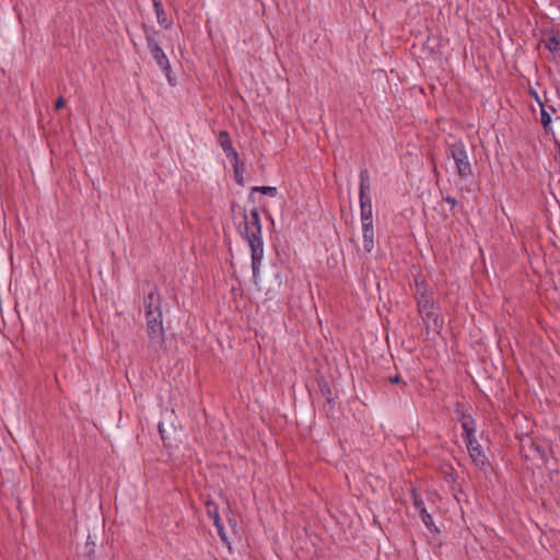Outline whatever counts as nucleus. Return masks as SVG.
Masks as SVG:
<instances>
[{"label": "nucleus", "mask_w": 560, "mask_h": 560, "mask_svg": "<svg viewBox=\"0 0 560 560\" xmlns=\"http://www.w3.org/2000/svg\"><path fill=\"white\" fill-rule=\"evenodd\" d=\"M241 235L248 243L252 258L253 279L257 282L259 269L264 259L261 222L257 208H253L249 213H246V211L244 212V231L241 232Z\"/></svg>", "instance_id": "obj_1"}, {"label": "nucleus", "mask_w": 560, "mask_h": 560, "mask_svg": "<svg viewBox=\"0 0 560 560\" xmlns=\"http://www.w3.org/2000/svg\"><path fill=\"white\" fill-rule=\"evenodd\" d=\"M417 284V306L419 315L425 325L427 330H432L435 334H440L444 326L443 317L438 313L433 300L427 294L424 283L416 282Z\"/></svg>", "instance_id": "obj_2"}, {"label": "nucleus", "mask_w": 560, "mask_h": 560, "mask_svg": "<svg viewBox=\"0 0 560 560\" xmlns=\"http://www.w3.org/2000/svg\"><path fill=\"white\" fill-rule=\"evenodd\" d=\"M446 155L453 159L456 173L462 179H467L472 176V167L468 152L462 140H455L448 143L446 148Z\"/></svg>", "instance_id": "obj_3"}, {"label": "nucleus", "mask_w": 560, "mask_h": 560, "mask_svg": "<svg viewBox=\"0 0 560 560\" xmlns=\"http://www.w3.org/2000/svg\"><path fill=\"white\" fill-rule=\"evenodd\" d=\"M143 33L147 40L148 49L150 50L154 61L156 62L158 67L165 73L168 82L173 84L172 79L170 77V60L165 52L163 51V49L161 48L158 40L159 32L154 27L143 24Z\"/></svg>", "instance_id": "obj_4"}, {"label": "nucleus", "mask_w": 560, "mask_h": 560, "mask_svg": "<svg viewBox=\"0 0 560 560\" xmlns=\"http://www.w3.org/2000/svg\"><path fill=\"white\" fill-rule=\"evenodd\" d=\"M147 335L152 346L161 347L164 343V326L162 311L145 316Z\"/></svg>", "instance_id": "obj_5"}, {"label": "nucleus", "mask_w": 560, "mask_h": 560, "mask_svg": "<svg viewBox=\"0 0 560 560\" xmlns=\"http://www.w3.org/2000/svg\"><path fill=\"white\" fill-rule=\"evenodd\" d=\"M411 497H412V503H413L415 510L419 513L424 526L432 534H438L439 528L435 526L432 515L427 511L424 501L422 500V498L416 492V490H412Z\"/></svg>", "instance_id": "obj_6"}, {"label": "nucleus", "mask_w": 560, "mask_h": 560, "mask_svg": "<svg viewBox=\"0 0 560 560\" xmlns=\"http://www.w3.org/2000/svg\"><path fill=\"white\" fill-rule=\"evenodd\" d=\"M466 443L467 451L471 460L476 464V466L483 468L488 465L487 456L485 455L481 445L477 441L476 436L474 438H464Z\"/></svg>", "instance_id": "obj_7"}, {"label": "nucleus", "mask_w": 560, "mask_h": 560, "mask_svg": "<svg viewBox=\"0 0 560 560\" xmlns=\"http://www.w3.org/2000/svg\"><path fill=\"white\" fill-rule=\"evenodd\" d=\"M144 316L162 311V299L159 289L153 285L148 295L143 300Z\"/></svg>", "instance_id": "obj_8"}, {"label": "nucleus", "mask_w": 560, "mask_h": 560, "mask_svg": "<svg viewBox=\"0 0 560 560\" xmlns=\"http://www.w3.org/2000/svg\"><path fill=\"white\" fill-rule=\"evenodd\" d=\"M359 201L372 200L371 197V179L368 168H361L359 174Z\"/></svg>", "instance_id": "obj_9"}, {"label": "nucleus", "mask_w": 560, "mask_h": 560, "mask_svg": "<svg viewBox=\"0 0 560 560\" xmlns=\"http://www.w3.org/2000/svg\"><path fill=\"white\" fill-rule=\"evenodd\" d=\"M218 142L222 148L225 156L230 160H236L238 155L237 151L233 148L230 133L226 130H222L218 135Z\"/></svg>", "instance_id": "obj_10"}, {"label": "nucleus", "mask_w": 560, "mask_h": 560, "mask_svg": "<svg viewBox=\"0 0 560 560\" xmlns=\"http://www.w3.org/2000/svg\"><path fill=\"white\" fill-rule=\"evenodd\" d=\"M540 122L546 132L551 131V115L556 113V109L551 105H541L540 107Z\"/></svg>", "instance_id": "obj_11"}, {"label": "nucleus", "mask_w": 560, "mask_h": 560, "mask_svg": "<svg viewBox=\"0 0 560 560\" xmlns=\"http://www.w3.org/2000/svg\"><path fill=\"white\" fill-rule=\"evenodd\" d=\"M545 47L551 52L553 60L560 62V37L552 34L545 40Z\"/></svg>", "instance_id": "obj_12"}, {"label": "nucleus", "mask_w": 560, "mask_h": 560, "mask_svg": "<svg viewBox=\"0 0 560 560\" xmlns=\"http://www.w3.org/2000/svg\"><path fill=\"white\" fill-rule=\"evenodd\" d=\"M459 422L464 431V438H474L476 432L475 419L469 415H462Z\"/></svg>", "instance_id": "obj_13"}, {"label": "nucleus", "mask_w": 560, "mask_h": 560, "mask_svg": "<svg viewBox=\"0 0 560 560\" xmlns=\"http://www.w3.org/2000/svg\"><path fill=\"white\" fill-rule=\"evenodd\" d=\"M154 12L159 25L162 26L164 30H170L173 25V22L167 18L162 2H155Z\"/></svg>", "instance_id": "obj_14"}, {"label": "nucleus", "mask_w": 560, "mask_h": 560, "mask_svg": "<svg viewBox=\"0 0 560 560\" xmlns=\"http://www.w3.org/2000/svg\"><path fill=\"white\" fill-rule=\"evenodd\" d=\"M360 203V220H373V206L372 200L359 201Z\"/></svg>", "instance_id": "obj_15"}, {"label": "nucleus", "mask_w": 560, "mask_h": 560, "mask_svg": "<svg viewBox=\"0 0 560 560\" xmlns=\"http://www.w3.org/2000/svg\"><path fill=\"white\" fill-rule=\"evenodd\" d=\"M230 162L232 163V166H233V171H234V178H235V182L243 186L244 185V165L241 163V160H240V156H237L236 160H230Z\"/></svg>", "instance_id": "obj_16"}, {"label": "nucleus", "mask_w": 560, "mask_h": 560, "mask_svg": "<svg viewBox=\"0 0 560 560\" xmlns=\"http://www.w3.org/2000/svg\"><path fill=\"white\" fill-rule=\"evenodd\" d=\"M362 238L365 252L371 253L374 248V231H362Z\"/></svg>", "instance_id": "obj_17"}, {"label": "nucleus", "mask_w": 560, "mask_h": 560, "mask_svg": "<svg viewBox=\"0 0 560 560\" xmlns=\"http://www.w3.org/2000/svg\"><path fill=\"white\" fill-rule=\"evenodd\" d=\"M261 192L264 195H268L270 197H275L277 195V188L276 187H271V186H255L252 188V192H250V196L254 194V192Z\"/></svg>", "instance_id": "obj_18"}, {"label": "nucleus", "mask_w": 560, "mask_h": 560, "mask_svg": "<svg viewBox=\"0 0 560 560\" xmlns=\"http://www.w3.org/2000/svg\"><path fill=\"white\" fill-rule=\"evenodd\" d=\"M528 94L529 96H532L535 102L538 104V106L540 107L541 105L546 104L541 97L539 96L538 92L536 90H533V89H529L528 90Z\"/></svg>", "instance_id": "obj_19"}, {"label": "nucleus", "mask_w": 560, "mask_h": 560, "mask_svg": "<svg viewBox=\"0 0 560 560\" xmlns=\"http://www.w3.org/2000/svg\"><path fill=\"white\" fill-rule=\"evenodd\" d=\"M362 231H374L373 220L361 221Z\"/></svg>", "instance_id": "obj_20"}, {"label": "nucleus", "mask_w": 560, "mask_h": 560, "mask_svg": "<svg viewBox=\"0 0 560 560\" xmlns=\"http://www.w3.org/2000/svg\"><path fill=\"white\" fill-rule=\"evenodd\" d=\"M444 200L446 203L450 205L451 210H453L457 206V200L452 196H446Z\"/></svg>", "instance_id": "obj_21"}, {"label": "nucleus", "mask_w": 560, "mask_h": 560, "mask_svg": "<svg viewBox=\"0 0 560 560\" xmlns=\"http://www.w3.org/2000/svg\"><path fill=\"white\" fill-rule=\"evenodd\" d=\"M217 529H218V534H219V536L221 537V539H222L224 542H226V541H228V538H226V534H225V532H224V527H223V525H222V526H219Z\"/></svg>", "instance_id": "obj_22"}, {"label": "nucleus", "mask_w": 560, "mask_h": 560, "mask_svg": "<svg viewBox=\"0 0 560 560\" xmlns=\"http://www.w3.org/2000/svg\"><path fill=\"white\" fill-rule=\"evenodd\" d=\"M213 523H214V526L218 528L219 526H222V523L220 521V516H219V513L215 511L214 512V515H213Z\"/></svg>", "instance_id": "obj_23"}, {"label": "nucleus", "mask_w": 560, "mask_h": 560, "mask_svg": "<svg viewBox=\"0 0 560 560\" xmlns=\"http://www.w3.org/2000/svg\"><path fill=\"white\" fill-rule=\"evenodd\" d=\"M389 382H390L392 384H399V383L401 382L400 375H399V374H397V375H395V376L389 377Z\"/></svg>", "instance_id": "obj_24"}, {"label": "nucleus", "mask_w": 560, "mask_h": 560, "mask_svg": "<svg viewBox=\"0 0 560 560\" xmlns=\"http://www.w3.org/2000/svg\"><path fill=\"white\" fill-rule=\"evenodd\" d=\"M65 106V100L63 97H59L57 101H56V109H60Z\"/></svg>", "instance_id": "obj_25"}, {"label": "nucleus", "mask_w": 560, "mask_h": 560, "mask_svg": "<svg viewBox=\"0 0 560 560\" xmlns=\"http://www.w3.org/2000/svg\"><path fill=\"white\" fill-rule=\"evenodd\" d=\"M153 2V9L155 8V2H161V0H152Z\"/></svg>", "instance_id": "obj_26"}]
</instances>
